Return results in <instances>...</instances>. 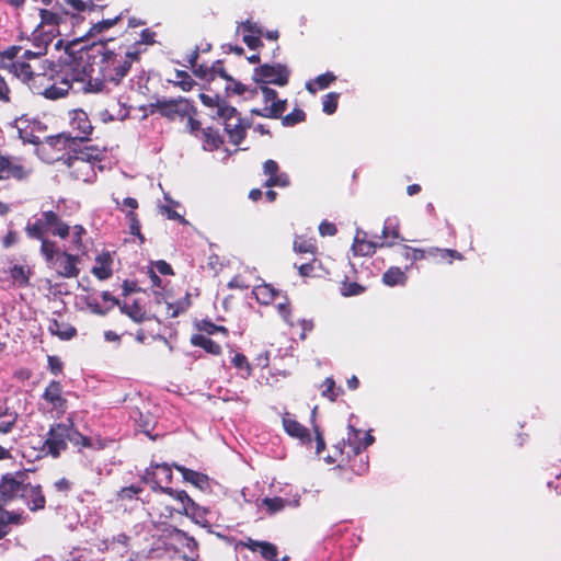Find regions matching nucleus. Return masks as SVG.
Listing matches in <instances>:
<instances>
[{
    "label": "nucleus",
    "mask_w": 561,
    "mask_h": 561,
    "mask_svg": "<svg viewBox=\"0 0 561 561\" xmlns=\"http://www.w3.org/2000/svg\"><path fill=\"white\" fill-rule=\"evenodd\" d=\"M140 53V49H127L122 45L115 49L103 48L95 64L100 77L87 76L83 92H103L107 83L117 85L129 71L131 64L138 60Z\"/></svg>",
    "instance_id": "nucleus-1"
},
{
    "label": "nucleus",
    "mask_w": 561,
    "mask_h": 561,
    "mask_svg": "<svg viewBox=\"0 0 561 561\" xmlns=\"http://www.w3.org/2000/svg\"><path fill=\"white\" fill-rule=\"evenodd\" d=\"M85 77L84 71H79L69 64L58 65L48 72L37 75L31 90L34 94L55 101L66 96L73 84H79V89L83 91Z\"/></svg>",
    "instance_id": "nucleus-2"
},
{
    "label": "nucleus",
    "mask_w": 561,
    "mask_h": 561,
    "mask_svg": "<svg viewBox=\"0 0 561 561\" xmlns=\"http://www.w3.org/2000/svg\"><path fill=\"white\" fill-rule=\"evenodd\" d=\"M104 159V150L87 146L79 150H73L62 159V163L69 170V174L83 183H92L98 175V171H102L101 162Z\"/></svg>",
    "instance_id": "nucleus-3"
},
{
    "label": "nucleus",
    "mask_w": 561,
    "mask_h": 561,
    "mask_svg": "<svg viewBox=\"0 0 561 561\" xmlns=\"http://www.w3.org/2000/svg\"><path fill=\"white\" fill-rule=\"evenodd\" d=\"M41 252L45 257L47 264L57 272V274L65 278H73L79 275L77 266L78 256L71 255L66 251H59L56 244L48 240H43Z\"/></svg>",
    "instance_id": "nucleus-4"
},
{
    "label": "nucleus",
    "mask_w": 561,
    "mask_h": 561,
    "mask_svg": "<svg viewBox=\"0 0 561 561\" xmlns=\"http://www.w3.org/2000/svg\"><path fill=\"white\" fill-rule=\"evenodd\" d=\"M41 23L34 31V41H42L44 44H50L59 35V25L62 16L50 10L42 9L39 11Z\"/></svg>",
    "instance_id": "nucleus-5"
},
{
    "label": "nucleus",
    "mask_w": 561,
    "mask_h": 561,
    "mask_svg": "<svg viewBox=\"0 0 561 561\" xmlns=\"http://www.w3.org/2000/svg\"><path fill=\"white\" fill-rule=\"evenodd\" d=\"M290 71L288 68L280 64L262 65L255 68L253 79L259 84H275L284 87L288 83Z\"/></svg>",
    "instance_id": "nucleus-6"
},
{
    "label": "nucleus",
    "mask_w": 561,
    "mask_h": 561,
    "mask_svg": "<svg viewBox=\"0 0 561 561\" xmlns=\"http://www.w3.org/2000/svg\"><path fill=\"white\" fill-rule=\"evenodd\" d=\"M152 112L169 118L176 119L190 116L192 112L191 103L183 98L178 99H159L151 104Z\"/></svg>",
    "instance_id": "nucleus-7"
},
{
    "label": "nucleus",
    "mask_w": 561,
    "mask_h": 561,
    "mask_svg": "<svg viewBox=\"0 0 561 561\" xmlns=\"http://www.w3.org/2000/svg\"><path fill=\"white\" fill-rule=\"evenodd\" d=\"M142 481L151 485L153 491H161L172 480L171 468L167 463L151 465L146 469Z\"/></svg>",
    "instance_id": "nucleus-8"
},
{
    "label": "nucleus",
    "mask_w": 561,
    "mask_h": 561,
    "mask_svg": "<svg viewBox=\"0 0 561 561\" xmlns=\"http://www.w3.org/2000/svg\"><path fill=\"white\" fill-rule=\"evenodd\" d=\"M224 122L225 130L230 142L240 145L245 136V126L234 107L226 108V113L219 117Z\"/></svg>",
    "instance_id": "nucleus-9"
},
{
    "label": "nucleus",
    "mask_w": 561,
    "mask_h": 561,
    "mask_svg": "<svg viewBox=\"0 0 561 561\" xmlns=\"http://www.w3.org/2000/svg\"><path fill=\"white\" fill-rule=\"evenodd\" d=\"M68 137L65 134H60L54 137H49L44 142L37 145V153L44 161L53 163L55 161H62L65 157L58 154L64 149Z\"/></svg>",
    "instance_id": "nucleus-10"
},
{
    "label": "nucleus",
    "mask_w": 561,
    "mask_h": 561,
    "mask_svg": "<svg viewBox=\"0 0 561 561\" xmlns=\"http://www.w3.org/2000/svg\"><path fill=\"white\" fill-rule=\"evenodd\" d=\"M260 89L265 103H271V105H266L262 110H252V113L264 117H279L286 108V101L277 100V92L268 88L266 84H260Z\"/></svg>",
    "instance_id": "nucleus-11"
},
{
    "label": "nucleus",
    "mask_w": 561,
    "mask_h": 561,
    "mask_svg": "<svg viewBox=\"0 0 561 561\" xmlns=\"http://www.w3.org/2000/svg\"><path fill=\"white\" fill-rule=\"evenodd\" d=\"M42 399L50 407L49 411L60 417L66 413L67 400L62 397V387L59 381L51 380L45 388Z\"/></svg>",
    "instance_id": "nucleus-12"
},
{
    "label": "nucleus",
    "mask_w": 561,
    "mask_h": 561,
    "mask_svg": "<svg viewBox=\"0 0 561 561\" xmlns=\"http://www.w3.org/2000/svg\"><path fill=\"white\" fill-rule=\"evenodd\" d=\"M67 440H69V426L56 424L50 427L45 446L51 456L58 457L66 449Z\"/></svg>",
    "instance_id": "nucleus-13"
},
{
    "label": "nucleus",
    "mask_w": 561,
    "mask_h": 561,
    "mask_svg": "<svg viewBox=\"0 0 561 561\" xmlns=\"http://www.w3.org/2000/svg\"><path fill=\"white\" fill-rule=\"evenodd\" d=\"M69 125L73 133V139L85 140L93 129L88 114L80 108H76L69 112Z\"/></svg>",
    "instance_id": "nucleus-14"
},
{
    "label": "nucleus",
    "mask_w": 561,
    "mask_h": 561,
    "mask_svg": "<svg viewBox=\"0 0 561 561\" xmlns=\"http://www.w3.org/2000/svg\"><path fill=\"white\" fill-rule=\"evenodd\" d=\"M54 220H56V213L51 210L44 211L33 224L26 226L25 231L30 238L38 239L43 242V240H46L45 234L50 230Z\"/></svg>",
    "instance_id": "nucleus-15"
},
{
    "label": "nucleus",
    "mask_w": 561,
    "mask_h": 561,
    "mask_svg": "<svg viewBox=\"0 0 561 561\" xmlns=\"http://www.w3.org/2000/svg\"><path fill=\"white\" fill-rule=\"evenodd\" d=\"M362 435L363 433L359 430H356L353 425H348L346 438L347 446L351 449V453H347L348 456L358 455L374 443L375 438L369 432L365 433L364 437H362Z\"/></svg>",
    "instance_id": "nucleus-16"
},
{
    "label": "nucleus",
    "mask_w": 561,
    "mask_h": 561,
    "mask_svg": "<svg viewBox=\"0 0 561 561\" xmlns=\"http://www.w3.org/2000/svg\"><path fill=\"white\" fill-rule=\"evenodd\" d=\"M31 169L21 164L18 160L0 156V180L16 179L23 180L28 176Z\"/></svg>",
    "instance_id": "nucleus-17"
},
{
    "label": "nucleus",
    "mask_w": 561,
    "mask_h": 561,
    "mask_svg": "<svg viewBox=\"0 0 561 561\" xmlns=\"http://www.w3.org/2000/svg\"><path fill=\"white\" fill-rule=\"evenodd\" d=\"M169 545L175 550H187L193 553L197 549V542L193 537L178 528H171L168 533Z\"/></svg>",
    "instance_id": "nucleus-18"
},
{
    "label": "nucleus",
    "mask_w": 561,
    "mask_h": 561,
    "mask_svg": "<svg viewBox=\"0 0 561 561\" xmlns=\"http://www.w3.org/2000/svg\"><path fill=\"white\" fill-rule=\"evenodd\" d=\"M25 484L13 476H4L0 481V505L22 495Z\"/></svg>",
    "instance_id": "nucleus-19"
},
{
    "label": "nucleus",
    "mask_w": 561,
    "mask_h": 561,
    "mask_svg": "<svg viewBox=\"0 0 561 561\" xmlns=\"http://www.w3.org/2000/svg\"><path fill=\"white\" fill-rule=\"evenodd\" d=\"M238 32L242 33V39L251 49H255L261 45V28L251 21L247 20L238 26Z\"/></svg>",
    "instance_id": "nucleus-20"
},
{
    "label": "nucleus",
    "mask_w": 561,
    "mask_h": 561,
    "mask_svg": "<svg viewBox=\"0 0 561 561\" xmlns=\"http://www.w3.org/2000/svg\"><path fill=\"white\" fill-rule=\"evenodd\" d=\"M283 427L284 431L291 437L297 438L301 442H310L309 431L301 425L294 415L285 413L283 415Z\"/></svg>",
    "instance_id": "nucleus-21"
},
{
    "label": "nucleus",
    "mask_w": 561,
    "mask_h": 561,
    "mask_svg": "<svg viewBox=\"0 0 561 561\" xmlns=\"http://www.w3.org/2000/svg\"><path fill=\"white\" fill-rule=\"evenodd\" d=\"M31 511H38L45 507V496L39 485L25 484L21 495Z\"/></svg>",
    "instance_id": "nucleus-22"
},
{
    "label": "nucleus",
    "mask_w": 561,
    "mask_h": 561,
    "mask_svg": "<svg viewBox=\"0 0 561 561\" xmlns=\"http://www.w3.org/2000/svg\"><path fill=\"white\" fill-rule=\"evenodd\" d=\"M8 68L13 76L27 83L30 88L31 84L35 81L36 76L41 75L39 72H34L32 66L27 61L21 59L13 60L11 65L8 66Z\"/></svg>",
    "instance_id": "nucleus-23"
},
{
    "label": "nucleus",
    "mask_w": 561,
    "mask_h": 561,
    "mask_svg": "<svg viewBox=\"0 0 561 561\" xmlns=\"http://www.w3.org/2000/svg\"><path fill=\"white\" fill-rule=\"evenodd\" d=\"M365 237H366V232L357 230V233H356L353 244H352V251L355 255H360V256L373 255L375 253L377 247L385 245L383 242L376 243L373 241H367L365 239Z\"/></svg>",
    "instance_id": "nucleus-24"
},
{
    "label": "nucleus",
    "mask_w": 561,
    "mask_h": 561,
    "mask_svg": "<svg viewBox=\"0 0 561 561\" xmlns=\"http://www.w3.org/2000/svg\"><path fill=\"white\" fill-rule=\"evenodd\" d=\"M199 99L202 103L210 110L213 117L219 118L226 113V108L231 107L217 94L202 93L199 94Z\"/></svg>",
    "instance_id": "nucleus-25"
},
{
    "label": "nucleus",
    "mask_w": 561,
    "mask_h": 561,
    "mask_svg": "<svg viewBox=\"0 0 561 561\" xmlns=\"http://www.w3.org/2000/svg\"><path fill=\"white\" fill-rule=\"evenodd\" d=\"M300 504L299 495H295L293 499L283 497H265L262 501L268 512V514H275L283 511L286 506L297 507Z\"/></svg>",
    "instance_id": "nucleus-26"
},
{
    "label": "nucleus",
    "mask_w": 561,
    "mask_h": 561,
    "mask_svg": "<svg viewBox=\"0 0 561 561\" xmlns=\"http://www.w3.org/2000/svg\"><path fill=\"white\" fill-rule=\"evenodd\" d=\"M243 545L251 551L260 552L264 559L275 561L277 556V548L275 545L267 541L253 540L250 538Z\"/></svg>",
    "instance_id": "nucleus-27"
},
{
    "label": "nucleus",
    "mask_w": 561,
    "mask_h": 561,
    "mask_svg": "<svg viewBox=\"0 0 561 561\" xmlns=\"http://www.w3.org/2000/svg\"><path fill=\"white\" fill-rule=\"evenodd\" d=\"M175 469L182 473L183 479L186 482L192 483L201 490L209 488V479L206 474L187 469L183 466L174 465Z\"/></svg>",
    "instance_id": "nucleus-28"
},
{
    "label": "nucleus",
    "mask_w": 561,
    "mask_h": 561,
    "mask_svg": "<svg viewBox=\"0 0 561 561\" xmlns=\"http://www.w3.org/2000/svg\"><path fill=\"white\" fill-rule=\"evenodd\" d=\"M48 330L53 335L58 336L62 341H69L77 334L75 327L55 319L49 321Z\"/></svg>",
    "instance_id": "nucleus-29"
},
{
    "label": "nucleus",
    "mask_w": 561,
    "mask_h": 561,
    "mask_svg": "<svg viewBox=\"0 0 561 561\" xmlns=\"http://www.w3.org/2000/svg\"><path fill=\"white\" fill-rule=\"evenodd\" d=\"M112 259L108 253H102L95 259L92 273L99 279H107L112 275Z\"/></svg>",
    "instance_id": "nucleus-30"
},
{
    "label": "nucleus",
    "mask_w": 561,
    "mask_h": 561,
    "mask_svg": "<svg viewBox=\"0 0 561 561\" xmlns=\"http://www.w3.org/2000/svg\"><path fill=\"white\" fill-rule=\"evenodd\" d=\"M121 311L130 318L134 322L140 323L146 320V312L140 306V304L136 300L133 301H124L119 305Z\"/></svg>",
    "instance_id": "nucleus-31"
},
{
    "label": "nucleus",
    "mask_w": 561,
    "mask_h": 561,
    "mask_svg": "<svg viewBox=\"0 0 561 561\" xmlns=\"http://www.w3.org/2000/svg\"><path fill=\"white\" fill-rule=\"evenodd\" d=\"M253 295L260 304L268 305L275 300V298L278 296V291L271 285L263 284L254 287Z\"/></svg>",
    "instance_id": "nucleus-32"
},
{
    "label": "nucleus",
    "mask_w": 561,
    "mask_h": 561,
    "mask_svg": "<svg viewBox=\"0 0 561 561\" xmlns=\"http://www.w3.org/2000/svg\"><path fill=\"white\" fill-rule=\"evenodd\" d=\"M191 342L193 345L202 347L207 353L213 355H218L221 351V347L218 343L203 334L193 335Z\"/></svg>",
    "instance_id": "nucleus-33"
},
{
    "label": "nucleus",
    "mask_w": 561,
    "mask_h": 561,
    "mask_svg": "<svg viewBox=\"0 0 561 561\" xmlns=\"http://www.w3.org/2000/svg\"><path fill=\"white\" fill-rule=\"evenodd\" d=\"M407 278L405 273L399 267H390L382 275V282L387 286L403 285Z\"/></svg>",
    "instance_id": "nucleus-34"
},
{
    "label": "nucleus",
    "mask_w": 561,
    "mask_h": 561,
    "mask_svg": "<svg viewBox=\"0 0 561 561\" xmlns=\"http://www.w3.org/2000/svg\"><path fill=\"white\" fill-rule=\"evenodd\" d=\"M335 80V76L332 72H325L319 75L313 81L307 82L306 89L316 93L318 90L328 88Z\"/></svg>",
    "instance_id": "nucleus-35"
},
{
    "label": "nucleus",
    "mask_w": 561,
    "mask_h": 561,
    "mask_svg": "<svg viewBox=\"0 0 561 561\" xmlns=\"http://www.w3.org/2000/svg\"><path fill=\"white\" fill-rule=\"evenodd\" d=\"M317 247L314 240L311 238H306L304 236H296L294 240V251L296 253H309L313 255L316 253Z\"/></svg>",
    "instance_id": "nucleus-36"
},
{
    "label": "nucleus",
    "mask_w": 561,
    "mask_h": 561,
    "mask_svg": "<svg viewBox=\"0 0 561 561\" xmlns=\"http://www.w3.org/2000/svg\"><path fill=\"white\" fill-rule=\"evenodd\" d=\"M321 394L328 398L330 401H334L339 396L343 393L341 387H336L333 378L328 377L320 386Z\"/></svg>",
    "instance_id": "nucleus-37"
},
{
    "label": "nucleus",
    "mask_w": 561,
    "mask_h": 561,
    "mask_svg": "<svg viewBox=\"0 0 561 561\" xmlns=\"http://www.w3.org/2000/svg\"><path fill=\"white\" fill-rule=\"evenodd\" d=\"M33 42H34V46H35L34 50L26 49V48L22 47V53L20 54L21 60L26 61V60H31V59H36L46 53V48L49 44H44L42 41H34V39H33Z\"/></svg>",
    "instance_id": "nucleus-38"
},
{
    "label": "nucleus",
    "mask_w": 561,
    "mask_h": 561,
    "mask_svg": "<svg viewBox=\"0 0 561 561\" xmlns=\"http://www.w3.org/2000/svg\"><path fill=\"white\" fill-rule=\"evenodd\" d=\"M107 550L121 556L126 554L128 552V537L119 534L107 545Z\"/></svg>",
    "instance_id": "nucleus-39"
},
{
    "label": "nucleus",
    "mask_w": 561,
    "mask_h": 561,
    "mask_svg": "<svg viewBox=\"0 0 561 561\" xmlns=\"http://www.w3.org/2000/svg\"><path fill=\"white\" fill-rule=\"evenodd\" d=\"M231 363L234 365V367L237 369L240 370V375L242 378L247 379L251 376V374H252L251 365L248 362V358L243 354L236 353L231 358Z\"/></svg>",
    "instance_id": "nucleus-40"
},
{
    "label": "nucleus",
    "mask_w": 561,
    "mask_h": 561,
    "mask_svg": "<svg viewBox=\"0 0 561 561\" xmlns=\"http://www.w3.org/2000/svg\"><path fill=\"white\" fill-rule=\"evenodd\" d=\"M204 137H205L204 148L206 150L217 149L219 147V145L222 142L218 130L213 129L210 127H208L204 130Z\"/></svg>",
    "instance_id": "nucleus-41"
},
{
    "label": "nucleus",
    "mask_w": 561,
    "mask_h": 561,
    "mask_svg": "<svg viewBox=\"0 0 561 561\" xmlns=\"http://www.w3.org/2000/svg\"><path fill=\"white\" fill-rule=\"evenodd\" d=\"M10 276L14 284L25 286L28 283L30 273L22 265H14L10 268Z\"/></svg>",
    "instance_id": "nucleus-42"
},
{
    "label": "nucleus",
    "mask_w": 561,
    "mask_h": 561,
    "mask_svg": "<svg viewBox=\"0 0 561 561\" xmlns=\"http://www.w3.org/2000/svg\"><path fill=\"white\" fill-rule=\"evenodd\" d=\"M207 510L201 507L193 501V505H188L184 507L183 514L190 516L195 523L199 524L204 522Z\"/></svg>",
    "instance_id": "nucleus-43"
},
{
    "label": "nucleus",
    "mask_w": 561,
    "mask_h": 561,
    "mask_svg": "<svg viewBox=\"0 0 561 561\" xmlns=\"http://www.w3.org/2000/svg\"><path fill=\"white\" fill-rule=\"evenodd\" d=\"M142 491L140 486L137 485H129L122 488L117 494L116 497L118 501H133L137 500L139 493Z\"/></svg>",
    "instance_id": "nucleus-44"
},
{
    "label": "nucleus",
    "mask_w": 561,
    "mask_h": 561,
    "mask_svg": "<svg viewBox=\"0 0 561 561\" xmlns=\"http://www.w3.org/2000/svg\"><path fill=\"white\" fill-rule=\"evenodd\" d=\"M399 239V224L396 218H387L382 229L381 238Z\"/></svg>",
    "instance_id": "nucleus-45"
},
{
    "label": "nucleus",
    "mask_w": 561,
    "mask_h": 561,
    "mask_svg": "<svg viewBox=\"0 0 561 561\" xmlns=\"http://www.w3.org/2000/svg\"><path fill=\"white\" fill-rule=\"evenodd\" d=\"M162 492L180 502L182 504L183 511L185 506L193 505V500L187 495L185 491H178L171 488H162Z\"/></svg>",
    "instance_id": "nucleus-46"
},
{
    "label": "nucleus",
    "mask_w": 561,
    "mask_h": 561,
    "mask_svg": "<svg viewBox=\"0 0 561 561\" xmlns=\"http://www.w3.org/2000/svg\"><path fill=\"white\" fill-rule=\"evenodd\" d=\"M174 84L179 85L183 91H190L194 85L192 77L183 70H176Z\"/></svg>",
    "instance_id": "nucleus-47"
},
{
    "label": "nucleus",
    "mask_w": 561,
    "mask_h": 561,
    "mask_svg": "<svg viewBox=\"0 0 561 561\" xmlns=\"http://www.w3.org/2000/svg\"><path fill=\"white\" fill-rule=\"evenodd\" d=\"M85 234V230L82 226L76 225L71 228V233L69 234L71 245L70 250H80L82 248V236Z\"/></svg>",
    "instance_id": "nucleus-48"
},
{
    "label": "nucleus",
    "mask_w": 561,
    "mask_h": 561,
    "mask_svg": "<svg viewBox=\"0 0 561 561\" xmlns=\"http://www.w3.org/2000/svg\"><path fill=\"white\" fill-rule=\"evenodd\" d=\"M53 234L58 236L61 239H66L71 233V228L60 220L58 215L56 214V220L51 222L50 228Z\"/></svg>",
    "instance_id": "nucleus-49"
},
{
    "label": "nucleus",
    "mask_w": 561,
    "mask_h": 561,
    "mask_svg": "<svg viewBox=\"0 0 561 561\" xmlns=\"http://www.w3.org/2000/svg\"><path fill=\"white\" fill-rule=\"evenodd\" d=\"M53 234L58 236L61 239H66L71 233V228L60 220L58 215L56 214V220L51 222L50 228Z\"/></svg>",
    "instance_id": "nucleus-50"
},
{
    "label": "nucleus",
    "mask_w": 561,
    "mask_h": 561,
    "mask_svg": "<svg viewBox=\"0 0 561 561\" xmlns=\"http://www.w3.org/2000/svg\"><path fill=\"white\" fill-rule=\"evenodd\" d=\"M290 183L289 181V176L287 173H279L277 171V173L273 174L272 176H270L266 182H265V186L267 187H272V186H278V187H286L288 186Z\"/></svg>",
    "instance_id": "nucleus-51"
},
{
    "label": "nucleus",
    "mask_w": 561,
    "mask_h": 561,
    "mask_svg": "<svg viewBox=\"0 0 561 561\" xmlns=\"http://www.w3.org/2000/svg\"><path fill=\"white\" fill-rule=\"evenodd\" d=\"M25 123H26V121H23V119H19L16 122L20 138L22 139L23 142L38 145V141H39L38 136L34 135L32 131H28L27 129L22 127V125H24Z\"/></svg>",
    "instance_id": "nucleus-52"
},
{
    "label": "nucleus",
    "mask_w": 561,
    "mask_h": 561,
    "mask_svg": "<svg viewBox=\"0 0 561 561\" xmlns=\"http://www.w3.org/2000/svg\"><path fill=\"white\" fill-rule=\"evenodd\" d=\"M339 94L335 92L328 93L322 102V110L325 114L331 115L336 111Z\"/></svg>",
    "instance_id": "nucleus-53"
},
{
    "label": "nucleus",
    "mask_w": 561,
    "mask_h": 561,
    "mask_svg": "<svg viewBox=\"0 0 561 561\" xmlns=\"http://www.w3.org/2000/svg\"><path fill=\"white\" fill-rule=\"evenodd\" d=\"M306 118V114L302 110L296 108L291 113L287 114L283 117V125L285 126H294L300 122H304Z\"/></svg>",
    "instance_id": "nucleus-54"
},
{
    "label": "nucleus",
    "mask_w": 561,
    "mask_h": 561,
    "mask_svg": "<svg viewBox=\"0 0 561 561\" xmlns=\"http://www.w3.org/2000/svg\"><path fill=\"white\" fill-rule=\"evenodd\" d=\"M127 218H128V221H129V232H130V234H134V236L138 237L140 242L144 243L145 242V238H144V236L140 232V222H139L136 214L134 211H129L127 214Z\"/></svg>",
    "instance_id": "nucleus-55"
},
{
    "label": "nucleus",
    "mask_w": 561,
    "mask_h": 561,
    "mask_svg": "<svg viewBox=\"0 0 561 561\" xmlns=\"http://www.w3.org/2000/svg\"><path fill=\"white\" fill-rule=\"evenodd\" d=\"M365 288L357 283H343L341 286V294L345 297L357 296L364 293Z\"/></svg>",
    "instance_id": "nucleus-56"
},
{
    "label": "nucleus",
    "mask_w": 561,
    "mask_h": 561,
    "mask_svg": "<svg viewBox=\"0 0 561 561\" xmlns=\"http://www.w3.org/2000/svg\"><path fill=\"white\" fill-rule=\"evenodd\" d=\"M118 20H119V16H115L113 19L102 20V21L93 24V26L91 27L89 33L91 35H95L98 33L103 32L104 30H108L112 26H114L117 23Z\"/></svg>",
    "instance_id": "nucleus-57"
},
{
    "label": "nucleus",
    "mask_w": 561,
    "mask_h": 561,
    "mask_svg": "<svg viewBox=\"0 0 561 561\" xmlns=\"http://www.w3.org/2000/svg\"><path fill=\"white\" fill-rule=\"evenodd\" d=\"M69 440L76 445H81L83 447H90V439L75 430L71 425L69 426Z\"/></svg>",
    "instance_id": "nucleus-58"
},
{
    "label": "nucleus",
    "mask_w": 561,
    "mask_h": 561,
    "mask_svg": "<svg viewBox=\"0 0 561 561\" xmlns=\"http://www.w3.org/2000/svg\"><path fill=\"white\" fill-rule=\"evenodd\" d=\"M154 33L148 28L142 30L140 33V38L134 44L133 47L128 49H139L138 46L141 44L151 45L154 43Z\"/></svg>",
    "instance_id": "nucleus-59"
},
{
    "label": "nucleus",
    "mask_w": 561,
    "mask_h": 561,
    "mask_svg": "<svg viewBox=\"0 0 561 561\" xmlns=\"http://www.w3.org/2000/svg\"><path fill=\"white\" fill-rule=\"evenodd\" d=\"M402 255L407 260L419 261L425 259V251L417 248L404 247Z\"/></svg>",
    "instance_id": "nucleus-60"
},
{
    "label": "nucleus",
    "mask_w": 561,
    "mask_h": 561,
    "mask_svg": "<svg viewBox=\"0 0 561 561\" xmlns=\"http://www.w3.org/2000/svg\"><path fill=\"white\" fill-rule=\"evenodd\" d=\"M198 58V49H195L192 51V54L187 58V62L190 67L194 70V73L201 78L206 77V70L203 69V67H199L198 69H195L196 61Z\"/></svg>",
    "instance_id": "nucleus-61"
},
{
    "label": "nucleus",
    "mask_w": 561,
    "mask_h": 561,
    "mask_svg": "<svg viewBox=\"0 0 561 561\" xmlns=\"http://www.w3.org/2000/svg\"><path fill=\"white\" fill-rule=\"evenodd\" d=\"M245 87L241 82L234 81L232 78L228 81V84L226 85V91L228 93L241 95L245 92Z\"/></svg>",
    "instance_id": "nucleus-62"
},
{
    "label": "nucleus",
    "mask_w": 561,
    "mask_h": 561,
    "mask_svg": "<svg viewBox=\"0 0 561 561\" xmlns=\"http://www.w3.org/2000/svg\"><path fill=\"white\" fill-rule=\"evenodd\" d=\"M336 227L334 224L332 222H329L327 220L322 221L320 225H319V232L321 236L325 237V236H334L336 233Z\"/></svg>",
    "instance_id": "nucleus-63"
},
{
    "label": "nucleus",
    "mask_w": 561,
    "mask_h": 561,
    "mask_svg": "<svg viewBox=\"0 0 561 561\" xmlns=\"http://www.w3.org/2000/svg\"><path fill=\"white\" fill-rule=\"evenodd\" d=\"M71 485L72 483L66 478H60L54 483L55 490L64 494H67L71 490Z\"/></svg>",
    "instance_id": "nucleus-64"
}]
</instances>
